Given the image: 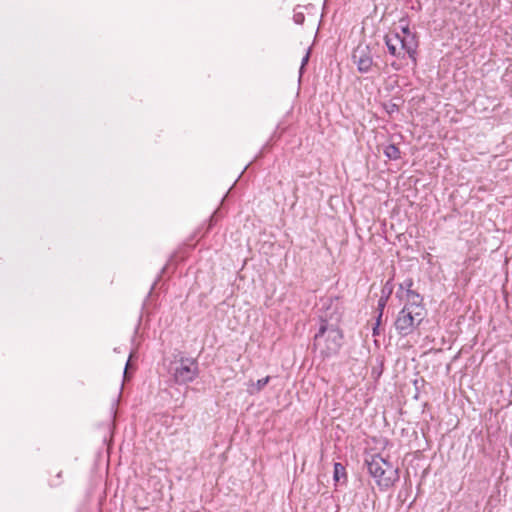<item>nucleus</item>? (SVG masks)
I'll use <instances>...</instances> for the list:
<instances>
[{
  "mask_svg": "<svg viewBox=\"0 0 512 512\" xmlns=\"http://www.w3.org/2000/svg\"><path fill=\"white\" fill-rule=\"evenodd\" d=\"M365 464L369 474L375 480L378 487L386 490L399 480V469L387 458L380 454H372L365 458Z\"/></svg>",
  "mask_w": 512,
  "mask_h": 512,
  "instance_id": "1",
  "label": "nucleus"
},
{
  "mask_svg": "<svg viewBox=\"0 0 512 512\" xmlns=\"http://www.w3.org/2000/svg\"><path fill=\"white\" fill-rule=\"evenodd\" d=\"M385 44L392 56L403 59L408 55L413 61L416 60L418 40L415 33L410 31L408 25L401 27V33L387 34Z\"/></svg>",
  "mask_w": 512,
  "mask_h": 512,
  "instance_id": "2",
  "label": "nucleus"
},
{
  "mask_svg": "<svg viewBox=\"0 0 512 512\" xmlns=\"http://www.w3.org/2000/svg\"><path fill=\"white\" fill-rule=\"evenodd\" d=\"M342 338V332L337 327L328 326L327 322L323 321L315 334L314 346L322 356L330 357L339 351Z\"/></svg>",
  "mask_w": 512,
  "mask_h": 512,
  "instance_id": "3",
  "label": "nucleus"
},
{
  "mask_svg": "<svg viewBox=\"0 0 512 512\" xmlns=\"http://www.w3.org/2000/svg\"><path fill=\"white\" fill-rule=\"evenodd\" d=\"M425 314L424 306H403L394 323L396 331L403 337L412 334L422 323Z\"/></svg>",
  "mask_w": 512,
  "mask_h": 512,
  "instance_id": "4",
  "label": "nucleus"
},
{
  "mask_svg": "<svg viewBox=\"0 0 512 512\" xmlns=\"http://www.w3.org/2000/svg\"><path fill=\"white\" fill-rule=\"evenodd\" d=\"M170 374L176 384L193 382L199 374L198 362L194 358L182 356L171 364Z\"/></svg>",
  "mask_w": 512,
  "mask_h": 512,
  "instance_id": "5",
  "label": "nucleus"
},
{
  "mask_svg": "<svg viewBox=\"0 0 512 512\" xmlns=\"http://www.w3.org/2000/svg\"><path fill=\"white\" fill-rule=\"evenodd\" d=\"M353 62L357 65L358 71L367 73L373 65V59L368 46L359 45L353 52Z\"/></svg>",
  "mask_w": 512,
  "mask_h": 512,
  "instance_id": "6",
  "label": "nucleus"
},
{
  "mask_svg": "<svg viewBox=\"0 0 512 512\" xmlns=\"http://www.w3.org/2000/svg\"><path fill=\"white\" fill-rule=\"evenodd\" d=\"M396 296L405 302L404 306H424L422 296L413 289L403 292L397 291Z\"/></svg>",
  "mask_w": 512,
  "mask_h": 512,
  "instance_id": "7",
  "label": "nucleus"
},
{
  "mask_svg": "<svg viewBox=\"0 0 512 512\" xmlns=\"http://www.w3.org/2000/svg\"><path fill=\"white\" fill-rule=\"evenodd\" d=\"M270 376H266L262 379L257 380L256 382L250 381L247 384V392L250 395L258 394L263 390V388L269 383Z\"/></svg>",
  "mask_w": 512,
  "mask_h": 512,
  "instance_id": "8",
  "label": "nucleus"
},
{
  "mask_svg": "<svg viewBox=\"0 0 512 512\" xmlns=\"http://www.w3.org/2000/svg\"><path fill=\"white\" fill-rule=\"evenodd\" d=\"M333 479L337 483H345L347 481L346 469L341 463L336 462L334 464Z\"/></svg>",
  "mask_w": 512,
  "mask_h": 512,
  "instance_id": "9",
  "label": "nucleus"
},
{
  "mask_svg": "<svg viewBox=\"0 0 512 512\" xmlns=\"http://www.w3.org/2000/svg\"><path fill=\"white\" fill-rule=\"evenodd\" d=\"M392 287L389 288L388 293H385V290H382L381 297L378 300L377 310H378V322L381 321L383 316V311L386 307L387 301L392 293Z\"/></svg>",
  "mask_w": 512,
  "mask_h": 512,
  "instance_id": "10",
  "label": "nucleus"
},
{
  "mask_svg": "<svg viewBox=\"0 0 512 512\" xmlns=\"http://www.w3.org/2000/svg\"><path fill=\"white\" fill-rule=\"evenodd\" d=\"M383 153L390 160H398L401 157L399 148L394 144L387 145L384 148Z\"/></svg>",
  "mask_w": 512,
  "mask_h": 512,
  "instance_id": "11",
  "label": "nucleus"
},
{
  "mask_svg": "<svg viewBox=\"0 0 512 512\" xmlns=\"http://www.w3.org/2000/svg\"><path fill=\"white\" fill-rule=\"evenodd\" d=\"M413 280L411 278L405 279L399 286L398 291L403 292L407 290H411L413 287Z\"/></svg>",
  "mask_w": 512,
  "mask_h": 512,
  "instance_id": "12",
  "label": "nucleus"
},
{
  "mask_svg": "<svg viewBox=\"0 0 512 512\" xmlns=\"http://www.w3.org/2000/svg\"><path fill=\"white\" fill-rule=\"evenodd\" d=\"M293 20L296 24H303L304 20H305V16L302 12H297L295 11L294 12V15H293Z\"/></svg>",
  "mask_w": 512,
  "mask_h": 512,
  "instance_id": "13",
  "label": "nucleus"
},
{
  "mask_svg": "<svg viewBox=\"0 0 512 512\" xmlns=\"http://www.w3.org/2000/svg\"><path fill=\"white\" fill-rule=\"evenodd\" d=\"M309 56H310V51L308 50L307 53L305 54V56L303 57L302 59V62H301V70L304 68V66L307 64L308 60H309Z\"/></svg>",
  "mask_w": 512,
  "mask_h": 512,
  "instance_id": "14",
  "label": "nucleus"
},
{
  "mask_svg": "<svg viewBox=\"0 0 512 512\" xmlns=\"http://www.w3.org/2000/svg\"><path fill=\"white\" fill-rule=\"evenodd\" d=\"M381 324V321L378 322V319L376 320V324L375 326L373 327V335H378L379 334V326Z\"/></svg>",
  "mask_w": 512,
  "mask_h": 512,
  "instance_id": "15",
  "label": "nucleus"
},
{
  "mask_svg": "<svg viewBox=\"0 0 512 512\" xmlns=\"http://www.w3.org/2000/svg\"><path fill=\"white\" fill-rule=\"evenodd\" d=\"M390 287H392L391 281H387V283L385 284V286L383 287L382 290H385V293H388V290Z\"/></svg>",
  "mask_w": 512,
  "mask_h": 512,
  "instance_id": "16",
  "label": "nucleus"
}]
</instances>
